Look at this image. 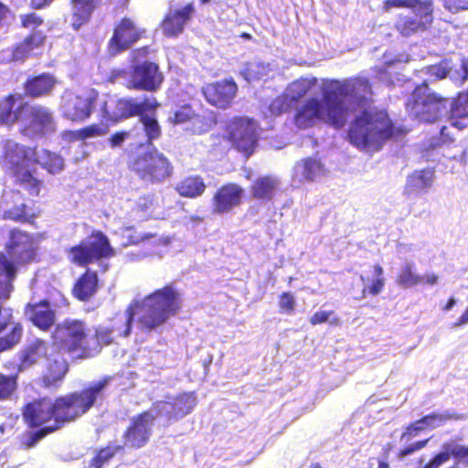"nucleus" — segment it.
Segmentation results:
<instances>
[{"mask_svg": "<svg viewBox=\"0 0 468 468\" xmlns=\"http://www.w3.org/2000/svg\"><path fill=\"white\" fill-rule=\"evenodd\" d=\"M321 92L322 101L310 98L296 111L294 121L299 128L311 127L321 120L336 130L342 129L349 116L346 101L362 103L372 93V89L367 78L353 77L324 80Z\"/></svg>", "mask_w": 468, "mask_h": 468, "instance_id": "obj_1", "label": "nucleus"}, {"mask_svg": "<svg viewBox=\"0 0 468 468\" xmlns=\"http://www.w3.org/2000/svg\"><path fill=\"white\" fill-rule=\"evenodd\" d=\"M111 379V377H104L81 390L60 395L54 399L48 397L36 399L23 406V420L32 429L54 428L57 431L86 414Z\"/></svg>", "mask_w": 468, "mask_h": 468, "instance_id": "obj_2", "label": "nucleus"}, {"mask_svg": "<svg viewBox=\"0 0 468 468\" xmlns=\"http://www.w3.org/2000/svg\"><path fill=\"white\" fill-rule=\"evenodd\" d=\"M181 294L174 283L154 290L142 300H133L126 307L123 314L117 312L106 325L112 335L116 338H127L132 334L133 322L138 312H144L138 322L141 329L150 333L165 324L171 316H175L181 309Z\"/></svg>", "mask_w": 468, "mask_h": 468, "instance_id": "obj_3", "label": "nucleus"}, {"mask_svg": "<svg viewBox=\"0 0 468 468\" xmlns=\"http://www.w3.org/2000/svg\"><path fill=\"white\" fill-rule=\"evenodd\" d=\"M394 134V125L384 110L365 109L350 122L347 138L360 150L378 151Z\"/></svg>", "mask_w": 468, "mask_h": 468, "instance_id": "obj_4", "label": "nucleus"}, {"mask_svg": "<svg viewBox=\"0 0 468 468\" xmlns=\"http://www.w3.org/2000/svg\"><path fill=\"white\" fill-rule=\"evenodd\" d=\"M40 163L37 146H28L6 140L3 144L0 164L15 178L16 184L24 186L30 195L38 196L42 182L35 176L31 166Z\"/></svg>", "mask_w": 468, "mask_h": 468, "instance_id": "obj_5", "label": "nucleus"}, {"mask_svg": "<svg viewBox=\"0 0 468 468\" xmlns=\"http://www.w3.org/2000/svg\"><path fill=\"white\" fill-rule=\"evenodd\" d=\"M4 248L5 251H0V274L11 286L18 267L39 261L38 243L34 234L14 227L8 230Z\"/></svg>", "mask_w": 468, "mask_h": 468, "instance_id": "obj_6", "label": "nucleus"}, {"mask_svg": "<svg viewBox=\"0 0 468 468\" xmlns=\"http://www.w3.org/2000/svg\"><path fill=\"white\" fill-rule=\"evenodd\" d=\"M128 169L146 185H161L174 174L172 161L156 147L139 153L128 161Z\"/></svg>", "mask_w": 468, "mask_h": 468, "instance_id": "obj_7", "label": "nucleus"}, {"mask_svg": "<svg viewBox=\"0 0 468 468\" xmlns=\"http://www.w3.org/2000/svg\"><path fill=\"white\" fill-rule=\"evenodd\" d=\"M89 332L84 320L66 318L55 325L51 339L55 346L73 359L86 360Z\"/></svg>", "mask_w": 468, "mask_h": 468, "instance_id": "obj_8", "label": "nucleus"}, {"mask_svg": "<svg viewBox=\"0 0 468 468\" xmlns=\"http://www.w3.org/2000/svg\"><path fill=\"white\" fill-rule=\"evenodd\" d=\"M44 25L42 16L28 12L20 15V26L30 30L22 40L16 43L10 51V60L13 62H25L27 58L42 54L46 46L48 36L38 27Z\"/></svg>", "mask_w": 468, "mask_h": 468, "instance_id": "obj_9", "label": "nucleus"}, {"mask_svg": "<svg viewBox=\"0 0 468 468\" xmlns=\"http://www.w3.org/2000/svg\"><path fill=\"white\" fill-rule=\"evenodd\" d=\"M67 253L71 263L86 267L93 262L113 257L115 250L109 238L101 230H93L85 239L69 248Z\"/></svg>", "mask_w": 468, "mask_h": 468, "instance_id": "obj_10", "label": "nucleus"}, {"mask_svg": "<svg viewBox=\"0 0 468 468\" xmlns=\"http://www.w3.org/2000/svg\"><path fill=\"white\" fill-rule=\"evenodd\" d=\"M224 137L233 149L248 159L259 144L258 122L246 117H234L226 123Z\"/></svg>", "mask_w": 468, "mask_h": 468, "instance_id": "obj_11", "label": "nucleus"}, {"mask_svg": "<svg viewBox=\"0 0 468 468\" xmlns=\"http://www.w3.org/2000/svg\"><path fill=\"white\" fill-rule=\"evenodd\" d=\"M448 100L431 92L427 85L416 87L407 102V108L422 122H433L447 109Z\"/></svg>", "mask_w": 468, "mask_h": 468, "instance_id": "obj_12", "label": "nucleus"}, {"mask_svg": "<svg viewBox=\"0 0 468 468\" xmlns=\"http://www.w3.org/2000/svg\"><path fill=\"white\" fill-rule=\"evenodd\" d=\"M21 123L19 133L27 137L45 136L57 130L53 112L47 106L28 101Z\"/></svg>", "mask_w": 468, "mask_h": 468, "instance_id": "obj_13", "label": "nucleus"}, {"mask_svg": "<svg viewBox=\"0 0 468 468\" xmlns=\"http://www.w3.org/2000/svg\"><path fill=\"white\" fill-rule=\"evenodd\" d=\"M145 36L146 30L140 28L133 18L122 17L113 27L112 35L107 43V52L115 57L130 49Z\"/></svg>", "mask_w": 468, "mask_h": 468, "instance_id": "obj_14", "label": "nucleus"}, {"mask_svg": "<svg viewBox=\"0 0 468 468\" xmlns=\"http://www.w3.org/2000/svg\"><path fill=\"white\" fill-rule=\"evenodd\" d=\"M164 81L165 76L159 65L154 61L144 60L131 67L127 87L134 90L156 92Z\"/></svg>", "mask_w": 468, "mask_h": 468, "instance_id": "obj_15", "label": "nucleus"}, {"mask_svg": "<svg viewBox=\"0 0 468 468\" xmlns=\"http://www.w3.org/2000/svg\"><path fill=\"white\" fill-rule=\"evenodd\" d=\"M154 420L155 417L149 410H144L133 417L122 433L123 449L137 450L146 446L153 433Z\"/></svg>", "mask_w": 468, "mask_h": 468, "instance_id": "obj_16", "label": "nucleus"}, {"mask_svg": "<svg viewBox=\"0 0 468 468\" xmlns=\"http://www.w3.org/2000/svg\"><path fill=\"white\" fill-rule=\"evenodd\" d=\"M411 10L415 16L400 14L394 25L399 34L405 37L426 31L433 21L432 0H424L421 5Z\"/></svg>", "mask_w": 468, "mask_h": 468, "instance_id": "obj_17", "label": "nucleus"}, {"mask_svg": "<svg viewBox=\"0 0 468 468\" xmlns=\"http://www.w3.org/2000/svg\"><path fill=\"white\" fill-rule=\"evenodd\" d=\"M96 97L88 93L67 91L62 96L63 116L76 122L89 119L95 106Z\"/></svg>", "mask_w": 468, "mask_h": 468, "instance_id": "obj_18", "label": "nucleus"}, {"mask_svg": "<svg viewBox=\"0 0 468 468\" xmlns=\"http://www.w3.org/2000/svg\"><path fill=\"white\" fill-rule=\"evenodd\" d=\"M238 92V85L232 79H224L207 83L202 93L207 103L218 109L229 108Z\"/></svg>", "mask_w": 468, "mask_h": 468, "instance_id": "obj_19", "label": "nucleus"}, {"mask_svg": "<svg viewBox=\"0 0 468 468\" xmlns=\"http://www.w3.org/2000/svg\"><path fill=\"white\" fill-rule=\"evenodd\" d=\"M244 189L237 183H226L220 186L211 198V209L215 215L231 212L241 205Z\"/></svg>", "mask_w": 468, "mask_h": 468, "instance_id": "obj_20", "label": "nucleus"}, {"mask_svg": "<svg viewBox=\"0 0 468 468\" xmlns=\"http://www.w3.org/2000/svg\"><path fill=\"white\" fill-rule=\"evenodd\" d=\"M20 198L21 195L18 191L10 192L4 197L3 202L6 208L4 210L2 218L5 220L36 227L38 213L32 211L24 202L16 204Z\"/></svg>", "mask_w": 468, "mask_h": 468, "instance_id": "obj_21", "label": "nucleus"}, {"mask_svg": "<svg viewBox=\"0 0 468 468\" xmlns=\"http://www.w3.org/2000/svg\"><path fill=\"white\" fill-rule=\"evenodd\" d=\"M50 350V343L43 338L36 337L28 341L19 352V371L46 361L52 355Z\"/></svg>", "mask_w": 468, "mask_h": 468, "instance_id": "obj_22", "label": "nucleus"}, {"mask_svg": "<svg viewBox=\"0 0 468 468\" xmlns=\"http://www.w3.org/2000/svg\"><path fill=\"white\" fill-rule=\"evenodd\" d=\"M69 369V363L62 355L52 354L45 361V367L40 376L41 386L45 388H58Z\"/></svg>", "mask_w": 468, "mask_h": 468, "instance_id": "obj_23", "label": "nucleus"}, {"mask_svg": "<svg viewBox=\"0 0 468 468\" xmlns=\"http://www.w3.org/2000/svg\"><path fill=\"white\" fill-rule=\"evenodd\" d=\"M27 101H24L22 95L9 93L0 98V125L7 128L16 123L22 122Z\"/></svg>", "mask_w": 468, "mask_h": 468, "instance_id": "obj_24", "label": "nucleus"}, {"mask_svg": "<svg viewBox=\"0 0 468 468\" xmlns=\"http://www.w3.org/2000/svg\"><path fill=\"white\" fill-rule=\"evenodd\" d=\"M195 13L193 3H188L181 8L175 9L165 15L160 27L166 37H176L185 30L186 25L191 20Z\"/></svg>", "mask_w": 468, "mask_h": 468, "instance_id": "obj_25", "label": "nucleus"}, {"mask_svg": "<svg viewBox=\"0 0 468 468\" xmlns=\"http://www.w3.org/2000/svg\"><path fill=\"white\" fill-rule=\"evenodd\" d=\"M58 82L56 76L50 72L29 75L22 84L24 95L31 99L48 97Z\"/></svg>", "mask_w": 468, "mask_h": 468, "instance_id": "obj_26", "label": "nucleus"}, {"mask_svg": "<svg viewBox=\"0 0 468 468\" xmlns=\"http://www.w3.org/2000/svg\"><path fill=\"white\" fill-rule=\"evenodd\" d=\"M25 314L28 320L39 330L48 332L55 324L56 314L46 299L37 303H28L25 306Z\"/></svg>", "mask_w": 468, "mask_h": 468, "instance_id": "obj_27", "label": "nucleus"}, {"mask_svg": "<svg viewBox=\"0 0 468 468\" xmlns=\"http://www.w3.org/2000/svg\"><path fill=\"white\" fill-rule=\"evenodd\" d=\"M113 104L119 111L120 120H125L131 117L143 115L145 112H155L160 103L154 97L145 98L142 102H136L133 99L115 100Z\"/></svg>", "mask_w": 468, "mask_h": 468, "instance_id": "obj_28", "label": "nucleus"}, {"mask_svg": "<svg viewBox=\"0 0 468 468\" xmlns=\"http://www.w3.org/2000/svg\"><path fill=\"white\" fill-rule=\"evenodd\" d=\"M98 289V274L88 269L77 279L71 292L79 301L88 302L96 294Z\"/></svg>", "mask_w": 468, "mask_h": 468, "instance_id": "obj_29", "label": "nucleus"}, {"mask_svg": "<svg viewBox=\"0 0 468 468\" xmlns=\"http://www.w3.org/2000/svg\"><path fill=\"white\" fill-rule=\"evenodd\" d=\"M279 186V180L273 176L256 178L250 186V197L254 200L267 203L272 200Z\"/></svg>", "mask_w": 468, "mask_h": 468, "instance_id": "obj_30", "label": "nucleus"}, {"mask_svg": "<svg viewBox=\"0 0 468 468\" xmlns=\"http://www.w3.org/2000/svg\"><path fill=\"white\" fill-rule=\"evenodd\" d=\"M72 5L71 27L79 30L89 23L99 0H70Z\"/></svg>", "mask_w": 468, "mask_h": 468, "instance_id": "obj_31", "label": "nucleus"}, {"mask_svg": "<svg viewBox=\"0 0 468 468\" xmlns=\"http://www.w3.org/2000/svg\"><path fill=\"white\" fill-rule=\"evenodd\" d=\"M116 340L112 335L111 331L104 324H99L94 327L92 337L88 338L87 359L99 355L102 348L114 344Z\"/></svg>", "mask_w": 468, "mask_h": 468, "instance_id": "obj_32", "label": "nucleus"}, {"mask_svg": "<svg viewBox=\"0 0 468 468\" xmlns=\"http://www.w3.org/2000/svg\"><path fill=\"white\" fill-rule=\"evenodd\" d=\"M434 179V171L431 169H421L412 172L407 177L405 193L410 196L416 193L425 192L429 189Z\"/></svg>", "mask_w": 468, "mask_h": 468, "instance_id": "obj_33", "label": "nucleus"}, {"mask_svg": "<svg viewBox=\"0 0 468 468\" xmlns=\"http://www.w3.org/2000/svg\"><path fill=\"white\" fill-rule=\"evenodd\" d=\"M175 189L182 197L197 198L205 193L207 185L200 176H188L181 179Z\"/></svg>", "mask_w": 468, "mask_h": 468, "instance_id": "obj_34", "label": "nucleus"}, {"mask_svg": "<svg viewBox=\"0 0 468 468\" xmlns=\"http://www.w3.org/2000/svg\"><path fill=\"white\" fill-rule=\"evenodd\" d=\"M11 315H8L4 321H0V333L4 332L9 324L11 327L8 333L0 336V352L11 349L16 346L23 335V326L20 323H11Z\"/></svg>", "mask_w": 468, "mask_h": 468, "instance_id": "obj_35", "label": "nucleus"}, {"mask_svg": "<svg viewBox=\"0 0 468 468\" xmlns=\"http://www.w3.org/2000/svg\"><path fill=\"white\" fill-rule=\"evenodd\" d=\"M449 120L451 125L459 130L468 126V93L452 101Z\"/></svg>", "mask_w": 468, "mask_h": 468, "instance_id": "obj_36", "label": "nucleus"}, {"mask_svg": "<svg viewBox=\"0 0 468 468\" xmlns=\"http://www.w3.org/2000/svg\"><path fill=\"white\" fill-rule=\"evenodd\" d=\"M143 131L146 138V144L153 145L154 142L162 136V128L154 115H148L145 112L139 118Z\"/></svg>", "mask_w": 468, "mask_h": 468, "instance_id": "obj_37", "label": "nucleus"}, {"mask_svg": "<svg viewBox=\"0 0 468 468\" xmlns=\"http://www.w3.org/2000/svg\"><path fill=\"white\" fill-rule=\"evenodd\" d=\"M18 389V373L4 374L0 372V402L13 399Z\"/></svg>", "mask_w": 468, "mask_h": 468, "instance_id": "obj_38", "label": "nucleus"}, {"mask_svg": "<svg viewBox=\"0 0 468 468\" xmlns=\"http://www.w3.org/2000/svg\"><path fill=\"white\" fill-rule=\"evenodd\" d=\"M168 404L171 407V411L167 414L169 420L183 418L190 413L194 408L193 400L186 395L178 396L173 402Z\"/></svg>", "mask_w": 468, "mask_h": 468, "instance_id": "obj_39", "label": "nucleus"}, {"mask_svg": "<svg viewBox=\"0 0 468 468\" xmlns=\"http://www.w3.org/2000/svg\"><path fill=\"white\" fill-rule=\"evenodd\" d=\"M374 280L368 285H365L361 291V298L378 295L385 287L386 280L384 278V270L381 265L373 266Z\"/></svg>", "mask_w": 468, "mask_h": 468, "instance_id": "obj_40", "label": "nucleus"}, {"mask_svg": "<svg viewBox=\"0 0 468 468\" xmlns=\"http://www.w3.org/2000/svg\"><path fill=\"white\" fill-rule=\"evenodd\" d=\"M156 233H144L141 234L137 232L134 228L129 227L123 229L120 238H121V246L122 248H126L129 246H137L140 243L145 242L152 239L157 238Z\"/></svg>", "mask_w": 468, "mask_h": 468, "instance_id": "obj_41", "label": "nucleus"}, {"mask_svg": "<svg viewBox=\"0 0 468 468\" xmlns=\"http://www.w3.org/2000/svg\"><path fill=\"white\" fill-rule=\"evenodd\" d=\"M123 451L121 445H107L96 452V454L90 460L89 468H102L115 454Z\"/></svg>", "mask_w": 468, "mask_h": 468, "instance_id": "obj_42", "label": "nucleus"}, {"mask_svg": "<svg viewBox=\"0 0 468 468\" xmlns=\"http://www.w3.org/2000/svg\"><path fill=\"white\" fill-rule=\"evenodd\" d=\"M40 165L43 168H45L50 174H57L60 172L64 167L63 158L51 151L43 150L42 155L39 156Z\"/></svg>", "mask_w": 468, "mask_h": 468, "instance_id": "obj_43", "label": "nucleus"}, {"mask_svg": "<svg viewBox=\"0 0 468 468\" xmlns=\"http://www.w3.org/2000/svg\"><path fill=\"white\" fill-rule=\"evenodd\" d=\"M55 432L54 428H39L37 431H26L20 437V444L23 449L29 450L35 447L42 439Z\"/></svg>", "mask_w": 468, "mask_h": 468, "instance_id": "obj_44", "label": "nucleus"}, {"mask_svg": "<svg viewBox=\"0 0 468 468\" xmlns=\"http://www.w3.org/2000/svg\"><path fill=\"white\" fill-rule=\"evenodd\" d=\"M314 82L307 79H299L292 81L287 88V96L292 101H299L311 90Z\"/></svg>", "mask_w": 468, "mask_h": 468, "instance_id": "obj_45", "label": "nucleus"}, {"mask_svg": "<svg viewBox=\"0 0 468 468\" xmlns=\"http://www.w3.org/2000/svg\"><path fill=\"white\" fill-rule=\"evenodd\" d=\"M114 101L113 100L106 101L101 105V121L108 127L121 122L118 108L113 104Z\"/></svg>", "mask_w": 468, "mask_h": 468, "instance_id": "obj_46", "label": "nucleus"}, {"mask_svg": "<svg viewBox=\"0 0 468 468\" xmlns=\"http://www.w3.org/2000/svg\"><path fill=\"white\" fill-rule=\"evenodd\" d=\"M422 282V277L412 271L411 266L406 264L397 276V283L403 288H410Z\"/></svg>", "mask_w": 468, "mask_h": 468, "instance_id": "obj_47", "label": "nucleus"}, {"mask_svg": "<svg viewBox=\"0 0 468 468\" xmlns=\"http://www.w3.org/2000/svg\"><path fill=\"white\" fill-rule=\"evenodd\" d=\"M451 419V415L431 412L427 415L422 416L418 420L420 424L422 426L424 431L427 430H434L441 426L446 420Z\"/></svg>", "mask_w": 468, "mask_h": 468, "instance_id": "obj_48", "label": "nucleus"}, {"mask_svg": "<svg viewBox=\"0 0 468 468\" xmlns=\"http://www.w3.org/2000/svg\"><path fill=\"white\" fill-rule=\"evenodd\" d=\"M197 116L196 112L190 104H184L176 110L173 116L168 118V122L173 125L182 124L192 121Z\"/></svg>", "mask_w": 468, "mask_h": 468, "instance_id": "obj_49", "label": "nucleus"}, {"mask_svg": "<svg viewBox=\"0 0 468 468\" xmlns=\"http://www.w3.org/2000/svg\"><path fill=\"white\" fill-rule=\"evenodd\" d=\"M323 171V165L320 160L305 158L303 160V175L308 180H314Z\"/></svg>", "mask_w": 468, "mask_h": 468, "instance_id": "obj_50", "label": "nucleus"}, {"mask_svg": "<svg viewBox=\"0 0 468 468\" xmlns=\"http://www.w3.org/2000/svg\"><path fill=\"white\" fill-rule=\"evenodd\" d=\"M423 2L424 0H384L381 8L385 13L394 8L415 9V7L421 5Z\"/></svg>", "mask_w": 468, "mask_h": 468, "instance_id": "obj_51", "label": "nucleus"}, {"mask_svg": "<svg viewBox=\"0 0 468 468\" xmlns=\"http://www.w3.org/2000/svg\"><path fill=\"white\" fill-rule=\"evenodd\" d=\"M334 314V311H324L320 310L315 312L310 318L309 322L312 325H317L321 324H324L329 322L333 325H339L341 324L340 318L337 316H334L330 319V317Z\"/></svg>", "mask_w": 468, "mask_h": 468, "instance_id": "obj_52", "label": "nucleus"}, {"mask_svg": "<svg viewBox=\"0 0 468 468\" xmlns=\"http://www.w3.org/2000/svg\"><path fill=\"white\" fill-rule=\"evenodd\" d=\"M279 311L281 314H291L295 311L296 301L290 292H283L278 297Z\"/></svg>", "mask_w": 468, "mask_h": 468, "instance_id": "obj_53", "label": "nucleus"}, {"mask_svg": "<svg viewBox=\"0 0 468 468\" xmlns=\"http://www.w3.org/2000/svg\"><path fill=\"white\" fill-rule=\"evenodd\" d=\"M443 449H445L449 454V459L453 457L459 462L468 464V446L464 445H452L450 443H444Z\"/></svg>", "mask_w": 468, "mask_h": 468, "instance_id": "obj_54", "label": "nucleus"}, {"mask_svg": "<svg viewBox=\"0 0 468 468\" xmlns=\"http://www.w3.org/2000/svg\"><path fill=\"white\" fill-rule=\"evenodd\" d=\"M430 440H431V438H426V439L416 441L412 443H409V444L403 446L402 448H400L399 450V452L397 453V457L399 459H404L408 456L414 454L415 452H417L419 451H421L428 445Z\"/></svg>", "mask_w": 468, "mask_h": 468, "instance_id": "obj_55", "label": "nucleus"}, {"mask_svg": "<svg viewBox=\"0 0 468 468\" xmlns=\"http://www.w3.org/2000/svg\"><path fill=\"white\" fill-rule=\"evenodd\" d=\"M424 431L422 426L420 424L418 420L410 422L403 430L400 434L399 440L402 442H410L413 438L419 436Z\"/></svg>", "mask_w": 468, "mask_h": 468, "instance_id": "obj_56", "label": "nucleus"}, {"mask_svg": "<svg viewBox=\"0 0 468 468\" xmlns=\"http://www.w3.org/2000/svg\"><path fill=\"white\" fill-rule=\"evenodd\" d=\"M83 141L96 136L105 135L109 132V128L107 125H104L102 122L101 123H91L81 128Z\"/></svg>", "mask_w": 468, "mask_h": 468, "instance_id": "obj_57", "label": "nucleus"}, {"mask_svg": "<svg viewBox=\"0 0 468 468\" xmlns=\"http://www.w3.org/2000/svg\"><path fill=\"white\" fill-rule=\"evenodd\" d=\"M154 207V199L152 195H144L138 198L135 203V209L139 212L150 214Z\"/></svg>", "mask_w": 468, "mask_h": 468, "instance_id": "obj_58", "label": "nucleus"}, {"mask_svg": "<svg viewBox=\"0 0 468 468\" xmlns=\"http://www.w3.org/2000/svg\"><path fill=\"white\" fill-rule=\"evenodd\" d=\"M131 137V132L121 130L113 133L108 139V143L112 148L122 147L126 140Z\"/></svg>", "mask_w": 468, "mask_h": 468, "instance_id": "obj_59", "label": "nucleus"}, {"mask_svg": "<svg viewBox=\"0 0 468 468\" xmlns=\"http://www.w3.org/2000/svg\"><path fill=\"white\" fill-rule=\"evenodd\" d=\"M449 454L445 449L443 451L434 454L428 463H426L421 468H440L441 465L449 461Z\"/></svg>", "mask_w": 468, "mask_h": 468, "instance_id": "obj_60", "label": "nucleus"}, {"mask_svg": "<svg viewBox=\"0 0 468 468\" xmlns=\"http://www.w3.org/2000/svg\"><path fill=\"white\" fill-rule=\"evenodd\" d=\"M62 137L69 142L83 141L81 129L66 130L63 132Z\"/></svg>", "mask_w": 468, "mask_h": 468, "instance_id": "obj_61", "label": "nucleus"}, {"mask_svg": "<svg viewBox=\"0 0 468 468\" xmlns=\"http://www.w3.org/2000/svg\"><path fill=\"white\" fill-rule=\"evenodd\" d=\"M10 13V8L7 5L0 1V28L4 26L5 20Z\"/></svg>", "mask_w": 468, "mask_h": 468, "instance_id": "obj_62", "label": "nucleus"}, {"mask_svg": "<svg viewBox=\"0 0 468 468\" xmlns=\"http://www.w3.org/2000/svg\"><path fill=\"white\" fill-rule=\"evenodd\" d=\"M54 0H30V7L36 10L43 9L51 5Z\"/></svg>", "mask_w": 468, "mask_h": 468, "instance_id": "obj_63", "label": "nucleus"}, {"mask_svg": "<svg viewBox=\"0 0 468 468\" xmlns=\"http://www.w3.org/2000/svg\"><path fill=\"white\" fill-rule=\"evenodd\" d=\"M149 52H150L149 47L144 46V47H141V48L133 49L132 54L134 58L138 59V58H145L149 54Z\"/></svg>", "mask_w": 468, "mask_h": 468, "instance_id": "obj_64", "label": "nucleus"}]
</instances>
